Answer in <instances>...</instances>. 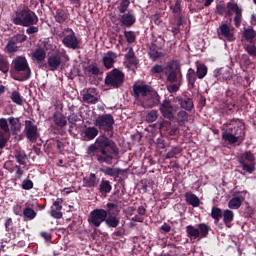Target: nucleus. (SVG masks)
Returning <instances> with one entry per match:
<instances>
[{"instance_id":"6","label":"nucleus","mask_w":256,"mask_h":256,"mask_svg":"<svg viewBox=\"0 0 256 256\" xmlns=\"http://www.w3.org/2000/svg\"><path fill=\"white\" fill-rule=\"evenodd\" d=\"M12 23H14V25H21L22 27H31V25H37V23H39V17L31 9L23 8L16 12Z\"/></svg>"},{"instance_id":"18","label":"nucleus","mask_w":256,"mask_h":256,"mask_svg":"<svg viewBox=\"0 0 256 256\" xmlns=\"http://www.w3.org/2000/svg\"><path fill=\"white\" fill-rule=\"evenodd\" d=\"M117 57L119 56L113 51H108L107 53H105L102 59V63L105 69H113V66L117 61Z\"/></svg>"},{"instance_id":"31","label":"nucleus","mask_w":256,"mask_h":256,"mask_svg":"<svg viewBox=\"0 0 256 256\" xmlns=\"http://www.w3.org/2000/svg\"><path fill=\"white\" fill-rule=\"evenodd\" d=\"M99 185V180L97 179V175L95 173H91L89 177L83 178V187H97Z\"/></svg>"},{"instance_id":"35","label":"nucleus","mask_w":256,"mask_h":256,"mask_svg":"<svg viewBox=\"0 0 256 256\" xmlns=\"http://www.w3.org/2000/svg\"><path fill=\"white\" fill-rule=\"evenodd\" d=\"M244 201H245V198L243 196L233 197L228 202V207H229V209H239V207H241V205H243Z\"/></svg>"},{"instance_id":"60","label":"nucleus","mask_w":256,"mask_h":256,"mask_svg":"<svg viewBox=\"0 0 256 256\" xmlns=\"http://www.w3.org/2000/svg\"><path fill=\"white\" fill-rule=\"evenodd\" d=\"M81 121V115L72 113L68 116V123H79Z\"/></svg>"},{"instance_id":"38","label":"nucleus","mask_w":256,"mask_h":256,"mask_svg":"<svg viewBox=\"0 0 256 256\" xmlns=\"http://www.w3.org/2000/svg\"><path fill=\"white\" fill-rule=\"evenodd\" d=\"M186 235L188 239H200L199 228H195L193 225L186 226Z\"/></svg>"},{"instance_id":"23","label":"nucleus","mask_w":256,"mask_h":256,"mask_svg":"<svg viewBox=\"0 0 256 256\" xmlns=\"http://www.w3.org/2000/svg\"><path fill=\"white\" fill-rule=\"evenodd\" d=\"M242 38L247 41V43H250L251 45H255L256 42V31L253 29V27H249L244 29L242 33Z\"/></svg>"},{"instance_id":"56","label":"nucleus","mask_w":256,"mask_h":256,"mask_svg":"<svg viewBox=\"0 0 256 256\" xmlns=\"http://www.w3.org/2000/svg\"><path fill=\"white\" fill-rule=\"evenodd\" d=\"M50 215L53 219H63V212L61 210H57L56 208L51 207Z\"/></svg>"},{"instance_id":"8","label":"nucleus","mask_w":256,"mask_h":256,"mask_svg":"<svg viewBox=\"0 0 256 256\" xmlns=\"http://www.w3.org/2000/svg\"><path fill=\"white\" fill-rule=\"evenodd\" d=\"M104 83L106 87L111 89H121L125 83V73L118 68H114L106 74Z\"/></svg>"},{"instance_id":"51","label":"nucleus","mask_w":256,"mask_h":256,"mask_svg":"<svg viewBox=\"0 0 256 256\" xmlns=\"http://www.w3.org/2000/svg\"><path fill=\"white\" fill-rule=\"evenodd\" d=\"M159 113L157 110H151L147 115H146V121L147 123H155V120L158 119Z\"/></svg>"},{"instance_id":"30","label":"nucleus","mask_w":256,"mask_h":256,"mask_svg":"<svg viewBox=\"0 0 256 256\" xmlns=\"http://www.w3.org/2000/svg\"><path fill=\"white\" fill-rule=\"evenodd\" d=\"M185 201L188 205H191V207H199V205H201L199 197L191 192L185 194Z\"/></svg>"},{"instance_id":"20","label":"nucleus","mask_w":256,"mask_h":256,"mask_svg":"<svg viewBox=\"0 0 256 256\" xmlns=\"http://www.w3.org/2000/svg\"><path fill=\"white\" fill-rule=\"evenodd\" d=\"M120 16V23L123 27H133L134 23H137V17L132 13H122Z\"/></svg>"},{"instance_id":"21","label":"nucleus","mask_w":256,"mask_h":256,"mask_svg":"<svg viewBox=\"0 0 256 256\" xmlns=\"http://www.w3.org/2000/svg\"><path fill=\"white\" fill-rule=\"evenodd\" d=\"M148 55L151 61H159L162 57H165L163 52H159V46L155 43H151L148 51Z\"/></svg>"},{"instance_id":"26","label":"nucleus","mask_w":256,"mask_h":256,"mask_svg":"<svg viewBox=\"0 0 256 256\" xmlns=\"http://www.w3.org/2000/svg\"><path fill=\"white\" fill-rule=\"evenodd\" d=\"M53 121L56 127L63 129V127H67V118L61 112H55L53 114Z\"/></svg>"},{"instance_id":"54","label":"nucleus","mask_w":256,"mask_h":256,"mask_svg":"<svg viewBox=\"0 0 256 256\" xmlns=\"http://www.w3.org/2000/svg\"><path fill=\"white\" fill-rule=\"evenodd\" d=\"M244 49L250 57H256V46L255 44H247L244 46Z\"/></svg>"},{"instance_id":"37","label":"nucleus","mask_w":256,"mask_h":256,"mask_svg":"<svg viewBox=\"0 0 256 256\" xmlns=\"http://www.w3.org/2000/svg\"><path fill=\"white\" fill-rule=\"evenodd\" d=\"M113 186H111V182L109 180L102 179L99 185V192L102 195H107V193H111Z\"/></svg>"},{"instance_id":"33","label":"nucleus","mask_w":256,"mask_h":256,"mask_svg":"<svg viewBox=\"0 0 256 256\" xmlns=\"http://www.w3.org/2000/svg\"><path fill=\"white\" fill-rule=\"evenodd\" d=\"M197 73L195 72V69L189 68L186 74V80L188 83V86L191 87L192 89L195 88V82L197 81Z\"/></svg>"},{"instance_id":"59","label":"nucleus","mask_w":256,"mask_h":256,"mask_svg":"<svg viewBox=\"0 0 256 256\" xmlns=\"http://www.w3.org/2000/svg\"><path fill=\"white\" fill-rule=\"evenodd\" d=\"M0 129H2L4 133H9V123H7V119L5 118L0 119Z\"/></svg>"},{"instance_id":"1","label":"nucleus","mask_w":256,"mask_h":256,"mask_svg":"<svg viewBox=\"0 0 256 256\" xmlns=\"http://www.w3.org/2000/svg\"><path fill=\"white\" fill-rule=\"evenodd\" d=\"M87 153L95 157L100 165H113V161L119 159L120 150L113 139L102 134L96 138L94 144L88 146Z\"/></svg>"},{"instance_id":"62","label":"nucleus","mask_w":256,"mask_h":256,"mask_svg":"<svg viewBox=\"0 0 256 256\" xmlns=\"http://www.w3.org/2000/svg\"><path fill=\"white\" fill-rule=\"evenodd\" d=\"M53 209L63 210V198H57L56 201L53 202Z\"/></svg>"},{"instance_id":"32","label":"nucleus","mask_w":256,"mask_h":256,"mask_svg":"<svg viewBox=\"0 0 256 256\" xmlns=\"http://www.w3.org/2000/svg\"><path fill=\"white\" fill-rule=\"evenodd\" d=\"M208 71L209 68H207V65L201 62H196V75L198 79H205V77H207Z\"/></svg>"},{"instance_id":"27","label":"nucleus","mask_w":256,"mask_h":256,"mask_svg":"<svg viewBox=\"0 0 256 256\" xmlns=\"http://www.w3.org/2000/svg\"><path fill=\"white\" fill-rule=\"evenodd\" d=\"M124 57L130 67H137L139 65V59L135 56V50L133 48L130 47Z\"/></svg>"},{"instance_id":"19","label":"nucleus","mask_w":256,"mask_h":256,"mask_svg":"<svg viewBox=\"0 0 256 256\" xmlns=\"http://www.w3.org/2000/svg\"><path fill=\"white\" fill-rule=\"evenodd\" d=\"M118 214L119 213L114 210V214H108L106 216L105 225L108 226L109 229H117L121 224V218L116 216Z\"/></svg>"},{"instance_id":"5","label":"nucleus","mask_w":256,"mask_h":256,"mask_svg":"<svg viewBox=\"0 0 256 256\" xmlns=\"http://www.w3.org/2000/svg\"><path fill=\"white\" fill-rule=\"evenodd\" d=\"M13 69L10 71L15 81H28L31 79V67L24 56H17L12 61Z\"/></svg>"},{"instance_id":"43","label":"nucleus","mask_w":256,"mask_h":256,"mask_svg":"<svg viewBox=\"0 0 256 256\" xmlns=\"http://www.w3.org/2000/svg\"><path fill=\"white\" fill-rule=\"evenodd\" d=\"M8 121H9V125L14 133L17 131H21V123H20L19 118L10 117V118H8Z\"/></svg>"},{"instance_id":"64","label":"nucleus","mask_w":256,"mask_h":256,"mask_svg":"<svg viewBox=\"0 0 256 256\" xmlns=\"http://www.w3.org/2000/svg\"><path fill=\"white\" fill-rule=\"evenodd\" d=\"M5 229L7 232L13 231V218H7L5 221Z\"/></svg>"},{"instance_id":"41","label":"nucleus","mask_w":256,"mask_h":256,"mask_svg":"<svg viewBox=\"0 0 256 256\" xmlns=\"http://www.w3.org/2000/svg\"><path fill=\"white\" fill-rule=\"evenodd\" d=\"M24 221H33L37 217V212L31 207H26L23 209Z\"/></svg>"},{"instance_id":"45","label":"nucleus","mask_w":256,"mask_h":256,"mask_svg":"<svg viewBox=\"0 0 256 256\" xmlns=\"http://www.w3.org/2000/svg\"><path fill=\"white\" fill-rule=\"evenodd\" d=\"M85 73H87V75H99L101 73V70L99 69V67L95 64H90L85 68Z\"/></svg>"},{"instance_id":"44","label":"nucleus","mask_w":256,"mask_h":256,"mask_svg":"<svg viewBox=\"0 0 256 256\" xmlns=\"http://www.w3.org/2000/svg\"><path fill=\"white\" fill-rule=\"evenodd\" d=\"M10 99L16 105H19V106L23 105V96H21V93H19V91L17 90L12 91Z\"/></svg>"},{"instance_id":"24","label":"nucleus","mask_w":256,"mask_h":256,"mask_svg":"<svg viewBox=\"0 0 256 256\" xmlns=\"http://www.w3.org/2000/svg\"><path fill=\"white\" fill-rule=\"evenodd\" d=\"M100 173L108 175V177H119L123 173V169L105 166L100 168Z\"/></svg>"},{"instance_id":"49","label":"nucleus","mask_w":256,"mask_h":256,"mask_svg":"<svg viewBox=\"0 0 256 256\" xmlns=\"http://www.w3.org/2000/svg\"><path fill=\"white\" fill-rule=\"evenodd\" d=\"M124 37H125L127 43H129L130 45L132 43H135V41H137V35H135V33L133 31H125Z\"/></svg>"},{"instance_id":"57","label":"nucleus","mask_w":256,"mask_h":256,"mask_svg":"<svg viewBox=\"0 0 256 256\" xmlns=\"http://www.w3.org/2000/svg\"><path fill=\"white\" fill-rule=\"evenodd\" d=\"M6 49H7L8 53H16V51L19 49V47L17 46V44L13 43V41L9 39V41L6 45Z\"/></svg>"},{"instance_id":"22","label":"nucleus","mask_w":256,"mask_h":256,"mask_svg":"<svg viewBox=\"0 0 256 256\" xmlns=\"http://www.w3.org/2000/svg\"><path fill=\"white\" fill-rule=\"evenodd\" d=\"M82 135L84 137V141H93V139L99 135V129L95 126L86 127L83 130Z\"/></svg>"},{"instance_id":"4","label":"nucleus","mask_w":256,"mask_h":256,"mask_svg":"<svg viewBox=\"0 0 256 256\" xmlns=\"http://www.w3.org/2000/svg\"><path fill=\"white\" fill-rule=\"evenodd\" d=\"M119 213V205L117 200L114 202H108L106 204V210L101 208H96L90 212L88 217V223L91 227H101L102 223H105L108 215H115V212Z\"/></svg>"},{"instance_id":"50","label":"nucleus","mask_w":256,"mask_h":256,"mask_svg":"<svg viewBox=\"0 0 256 256\" xmlns=\"http://www.w3.org/2000/svg\"><path fill=\"white\" fill-rule=\"evenodd\" d=\"M130 5L131 0H120V4L118 6L119 13H126Z\"/></svg>"},{"instance_id":"16","label":"nucleus","mask_w":256,"mask_h":256,"mask_svg":"<svg viewBox=\"0 0 256 256\" xmlns=\"http://www.w3.org/2000/svg\"><path fill=\"white\" fill-rule=\"evenodd\" d=\"M42 67L49 69V71H57L61 67V54H52L47 58V63H44Z\"/></svg>"},{"instance_id":"2","label":"nucleus","mask_w":256,"mask_h":256,"mask_svg":"<svg viewBox=\"0 0 256 256\" xmlns=\"http://www.w3.org/2000/svg\"><path fill=\"white\" fill-rule=\"evenodd\" d=\"M215 13L221 17L229 18L230 23L233 21L234 26L239 29L243 23V8L239 7L238 3L228 2L224 4H217ZM234 13V17H233Z\"/></svg>"},{"instance_id":"14","label":"nucleus","mask_w":256,"mask_h":256,"mask_svg":"<svg viewBox=\"0 0 256 256\" xmlns=\"http://www.w3.org/2000/svg\"><path fill=\"white\" fill-rule=\"evenodd\" d=\"M25 135L31 143H35L37 139H39V131L37 129V125L33 124V121L26 120L25 121Z\"/></svg>"},{"instance_id":"12","label":"nucleus","mask_w":256,"mask_h":256,"mask_svg":"<svg viewBox=\"0 0 256 256\" xmlns=\"http://www.w3.org/2000/svg\"><path fill=\"white\" fill-rule=\"evenodd\" d=\"M97 95H99L97 88H85L81 91L84 103H88L89 105H96V103H99Z\"/></svg>"},{"instance_id":"28","label":"nucleus","mask_w":256,"mask_h":256,"mask_svg":"<svg viewBox=\"0 0 256 256\" xmlns=\"http://www.w3.org/2000/svg\"><path fill=\"white\" fill-rule=\"evenodd\" d=\"M47 58V52H45V49L43 48H37L33 53H32V59L33 61H36L38 65H41L43 61Z\"/></svg>"},{"instance_id":"10","label":"nucleus","mask_w":256,"mask_h":256,"mask_svg":"<svg viewBox=\"0 0 256 256\" xmlns=\"http://www.w3.org/2000/svg\"><path fill=\"white\" fill-rule=\"evenodd\" d=\"M158 105L159 111L165 119H169V121H173V119H175V113H177V109H179V107L177 105H173L169 98L164 99L162 103L160 102Z\"/></svg>"},{"instance_id":"47","label":"nucleus","mask_w":256,"mask_h":256,"mask_svg":"<svg viewBox=\"0 0 256 256\" xmlns=\"http://www.w3.org/2000/svg\"><path fill=\"white\" fill-rule=\"evenodd\" d=\"M0 71H2L4 75L9 73V61L3 56H0Z\"/></svg>"},{"instance_id":"34","label":"nucleus","mask_w":256,"mask_h":256,"mask_svg":"<svg viewBox=\"0 0 256 256\" xmlns=\"http://www.w3.org/2000/svg\"><path fill=\"white\" fill-rule=\"evenodd\" d=\"M223 223L226 227H231V223H233V219H235V214L233 211L226 209L222 212Z\"/></svg>"},{"instance_id":"46","label":"nucleus","mask_w":256,"mask_h":256,"mask_svg":"<svg viewBox=\"0 0 256 256\" xmlns=\"http://www.w3.org/2000/svg\"><path fill=\"white\" fill-rule=\"evenodd\" d=\"M239 164L241 165L243 171H245V173H255V163H250L248 164L247 162H239Z\"/></svg>"},{"instance_id":"17","label":"nucleus","mask_w":256,"mask_h":256,"mask_svg":"<svg viewBox=\"0 0 256 256\" xmlns=\"http://www.w3.org/2000/svg\"><path fill=\"white\" fill-rule=\"evenodd\" d=\"M176 100L178 102V105H180L181 109L184 111L191 112L193 109H195V104L193 103V98L184 95V96H177Z\"/></svg>"},{"instance_id":"36","label":"nucleus","mask_w":256,"mask_h":256,"mask_svg":"<svg viewBox=\"0 0 256 256\" xmlns=\"http://www.w3.org/2000/svg\"><path fill=\"white\" fill-rule=\"evenodd\" d=\"M241 161L243 163H245V161L248 163H255V154H253L251 151H246L238 157V163H241Z\"/></svg>"},{"instance_id":"53","label":"nucleus","mask_w":256,"mask_h":256,"mask_svg":"<svg viewBox=\"0 0 256 256\" xmlns=\"http://www.w3.org/2000/svg\"><path fill=\"white\" fill-rule=\"evenodd\" d=\"M163 71H165V67H163V65L155 64L151 68L150 73H152V75H161V73H163Z\"/></svg>"},{"instance_id":"63","label":"nucleus","mask_w":256,"mask_h":256,"mask_svg":"<svg viewBox=\"0 0 256 256\" xmlns=\"http://www.w3.org/2000/svg\"><path fill=\"white\" fill-rule=\"evenodd\" d=\"M151 21L154 22V25H161L163 23V20L161 19V14L152 15Z\"/></svg>"},{"instance_id":"29","label":"nucleus","mask_w":256,"mask_h":256,"mask_svg":"<svg viewBox=\"0 0 256 256\" xmlns=\"http://www.w3.org/2000/svg\"><path fill=\"white\" fill-rule=\"evenodd\" d=\"M13 155L19 165L27 164V154L21 148L14 149Z\"/></svg>"},{"instance_id":"42","label":"nucleus","mask_w":256,"mask_h":256,"mask_svg":"<svg viewBox=\"0 0 256 256\" xmlns=\"http://www.w3.org/2000/svg\"><path fill=\"white\" fill-rule=\"evenodd\" d=\"M187 110H180L177 113V123L179 125H185V123L189 122V113Z\"/></svg>"},{"instance_id":"61","label":"nucleus","mask_w":256,"mask_h":256,"mask_svg":"<svg viewBox=\"0 0 256 256\" xmlns=\"http://www.w3.org/2000/svg\"><path fill=\"white\" fill-rule=\"evenodd\" d=\"M7 137H5V132L0 131V149H5L7 147Z\"/></svg>"},{"instance_id":"55","label":"nucleus","mask_w":256,"mask_h":256,"mask_svg":"<svg viewBox=\"0 0 256 256\" xmlns=\"http://www.w3.org/2000/svg\"><path fill=\"white\" fill-rule=\"evenodd\" d=\"M181 153V148L179 147H174L168 153L166 154L165 159H173V157H177Z\"/></svg>"},{"instance_id":"13","label":"nucleus","mask_w":256,"mask_h":256,"mask_svg":"<svg viewBox=\"0 0 256 256\" xmlns=\"http://www.w3.org/2000/svg\"><path fill=\"white\" fill-rule=\"evenodd\" d=\"M219 39H226V41L233 42L235 41V33L233 28L227 23H222L217 29Z\"/></svg>"},{"instance_id":"7","label":"nucleus","mask_w":256,"mask_h":256,"mask_svg":"<svg viewBox=\"0 0 256 256\" xmlns=\"http://www.w3.org/2000/svg\"><path fill=\"white\" fill-rule=\"evenodd\" d=\"M226 129H222V140L228 145H241L245 141V133L239 135V126L233 123L226 124Z\"/></svg>"},{"instance_id":"48","label":"nucleus","mask_w":256,"mask_h":256,"mask_svg":"<svg viewBox=\"0 0 256 256\" xmlns=\"http://www.w3.org/2000/svg\"><path fill=\"white\" fill-rule=\"evenodd\" d=\"M10 41H12V43L15 45H18V43H25V41H27V35L16 34L10 38Z\"/></svg>"},{"instance_id":"39","label":"nucleus","mask_w":256,"mask_h":256,"mask_svg":"<svg viewBox=\"0 0 256 256\" xmlns=\"http://www.w3.org/2000/svg\"><path fill=\"white\" fill-rule=\"evenodd\" d=\"M199 237L200 239H205L209 237V232L211 231V227L206 223L198 224Z\"/></svg>"},{"instance_id":"52","label":"nucleus","mask_w":256,"mask_h":256,"mask_svg":"<svg viewBox=\"0 0 256 256\" xmlns=\"http://www.w3.org/2000/svg\"><path fill=\"white\" fill-rule=\"evenodd\" d=\"M233 79V74H231V71L225 70L222 68V76L220 79V83H223V81H231Z\"/></svg>"},{"instance_id":"11","label":"nucleus","mask_w":256,"mask_h":256,"mask_svg":"<svg viewBox=\"0 0 256 256\" xmlns=\"http://www.w3.org/2000/svg\"><path fill=\"white\" fill-rule=\"evenodd\" d=\"M65 32L67 34L62 40L63 45H65L68 49H81V40L77 39L75 32H73L71 28H67Z\"/></svg>"},{"instance_id":"40","label":"nucleus","mask_w":256,"mask_h":256,"mask_svg":"<svg viewBox=\"0 0 256 256\" xmlns=\"http://www.w3.org/2000/svg\"><path fill=\"white\" fill-rule=\"evenodd\" d=\"M211 217L212 219H214V223L215 225H217V223H219V221H221V218L223 217V210H221V208L214 206L211 209Z\"/></svg>"},{"instance_id":"15","label":"nucleus","mask_w":256,"mask_h":256,"mask_svg":"<svg viewBox=\"0 0 256 256\" xmlns=\"http://www.w3.org/2000/svg\"><path fill=\"white\" fill-rule=\"evenodd\" d=\"M165 75L169 83H179V79H183L180 65H176L175 68H173V66H169Z\"/></svg>"},{"instance_id":"58","label":"nucleus","mask_w":256,"mask_h":256,"mask_svg":"<svg viewBox=\"0 0 256 256\" xmlns=\"http://www.w3.org/2000/svg\"><path fill=\"white\" fill-rule=\"evenodd\" d=\"M33 182L29 179L23 180L22 182V189H24V191H31V189H33Z\"/></svg>"},{"instance_id":"3","label":"nucleus","mask_w":256,"mask_h":256,"mask_svg":"<svg viewBox=\"0 0 256 256\" xmlns=\"http://www.w3.org/2000/svg\"><path fill=\"white\" fill-rule=\"evenodd\" d=\"M132 91V95L136 99H140V97L145 99V97H148L145 101V105L150 109L157 107V105L161 103V96H159V93L148 84H134L132 86Z\"/></svg>"},{"instance_id":"9","label":"nucleus","mask_w":256,"mask_h":256,"mask_svg":"<svg viewBox=\"0 0 256 256\" xmlns=\"http://www.w3.org/2000/svg\"><path fill=\"white\" fill-rule=\"evenodd\" d=\"M95 127H98L100 131L104 133H111L110 137H113V125H115V118L111 114L99 115L94 121Z\"/></svg>"},{"instance_id":"25","label":"nucleus","mask_w":256,"mask_h":256,"mask_svg":"<svg viewBox=\"0 0 256 256\" xmlns=\"http://www.w3.org/2000/svg\"><path fill=\"white\" fill-rule=\"evenodd\" d=\"M54 19H55L56 23H60V25H61V24L65 23V21H67V19H69V13H67V10H65L63 8H58L55 11Z\"/></svg>"}]
</instances>
